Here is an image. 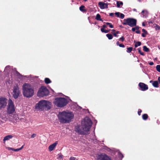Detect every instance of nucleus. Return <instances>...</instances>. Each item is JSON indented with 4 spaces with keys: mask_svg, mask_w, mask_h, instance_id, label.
Listing matches in <instances>:
<instances>
[{
    "mask_svg": "<svg viewBox=\"0 0 160 160\" xmlns=\"http://www.w3.org/2000/svg\"><path fill=\"white\" fill-rule=\"evenodd\" d=\"M58 118L60 122L62 123H68L73 118L74 115L71 112L63 111L59 112L58 115Z\"/></svg>",
    "mask_w": 160,
    "mask_h": 160,
    "instance_id": "f257e3e1",
    "label": "nucleus"
},
{
    "mask_svg": "<svg viewBox=\"0 0 160 160\" xmlns=\"http://www.w3.org/2000/svg\"><path fill=\"white\" fill-rule=\"evenodd\" d=\"M23 95L27 98H30L34 94V90L33 87L31 84L25 83L22 87Z\"/></svg>",
    "mask_w": 160,
    "mask_h": 160,
    "instance_id": "f03ea898",
    "label": "nucleus"
},
{
    "mask_svg": "<svg viewBox=\"0 0 160 160\" xmlns=\"http://www.w3.org/2000/svg\"><path fill=\"white\" fill-rule=\"evenodd\" d=\"M51 103L48 101L42 100L40 101L35 107V109L41 111L49 109L51 108Z\"/></svg>",
    "mask_w": 160,
    "mask_h": 160,
    "instance_id": "7ed1b4c3",
    "label": "nucleus"
},
{
    "mask_svg": "<svg viewBox=\"0 0 160 160\" xmlns=\"http://www.w3.org/2000/svg\"><path fill=\"white\" fill-rule=\"evenodd\" d=\"M54 104L59 107H62L68 103L67 100L64 98H56L53 102Z\"/></svg>",
    "mask_w": 160,
    "mask_h": 160,
    "instance_id": "20e7f679",
    "label": "nucleus"
},
{
    "mask_svg": "<svg viewBox=\"0 0 160 160\" xmlns=\"http://www.w3.org/2000/svg\"><path fill=\"white\" fill-rule=\"evenodd\" d=\"M82 128L84 131L87 132L89 131L90 129V119L86 117L82 122Z\"/></svg>",
    "mask_w": 160,
    "mask_h": 160,
    "instance_id": "39448f33",
    "label": "nucleus"
},
{
    "mask_svg": "<svg viewBox=\"0 0 160 160\" xmlns=\"http://www.w3.org/2000/svg\"><path fill=\"white\" fill-rule=\"evenodd\" d=\"M122 24L124 25H128L131 27H133L136 26L137 20L130 18L125 19L123 20Z\"/></svg>",
    "mask_w": 160,
    "mask_h": 160,
    "instance_id": "423d86ee",
    "label": "nucleus"
},
{
    "mask_svg": "<svg viewBox=\"0 0 160 160\" xmlns=\"http://www.w3.org/2000/svg\"><path fill=\"white\" fill-rule=\"evenodd\" d=\"M49 92L46 87L42 86L39 88L37 95L38 97H43L48 95Z\"/></svg>",
    "mask_w": 160,
    "mask_h": 160,
    "instance_id": "0eeeda50",
    "label": "nucleus"
},
{
    "mask_svg": "<svg viewBox=\"0 0 160 160\" xmlns=\"http://www.w3.org/2000/svg\"><path fill=\"white\" fill-rule=\"evenodd\" d=\"M7 111L8 113L9 114L12 113L15 111V107L13 102L10 99L8 101Z\"/></svg>",
    "mask_w": 160,
    "mask_h": 160,
    "instance_id": "6e6552de",
    "label": "nucleus"
},
{
    "mask_svg": "<svg viewBox=\"0 0 160 160\" xmlns=\"http://www.w3.org/2000/svg\"><path fill=\"white\" fill-rule=\"evenodd\" d=\"M20 93L19 88L18 85L14 86L12 89V94L15 99H17L19 96Z\"/></svg>",
    "mask_w": 160,
    "mask_h": 160,
    "instance_id": "1a4fd4ad",
    "label": "nucleus"
},
{
    "mask_svg": "<svg viewBox=\"0 0 160 160\" xmlns=\"http://www.w3.org/2000/svg\"><path fill=\"white\" fill-rule=\"evenodd\" d=\"M97 159L98 160H111L107 155L103 153L99 155Z\"/></svg>",
    "mask_w": 160,
    "mask_h": 160,
    "instance_id": "9d476101",
    "label": "nucleus"
},
{
    "mask_svg": "<svg viewBox=\"0 0 160 160\" xmlns=\"http://www.w3.org/2000/svg\"><path fill=\"white\" fill-rule=\"evenodd\" d=\"M138 86L139 87V89L142 91H145L148 89L147 85L142 82H140Z\"/></svg>",
    "mask_w": 160,
    "mask_h": 160,
    "instance_id": "9b49d317",
    "label": "nucleus"
},
{
    "mask_svg": "<svg viewBox=\"0 0 160 160\" xmlns=\"http://www.w3.org/2000/svg\"><path fill=\"white\" fill-rule=\"evenodd\" d=\"M7 100L5 98H0V108H4L7 104Z\"/></svg>",
    "mask_w": 160,
    "mask_h": 160,
    "instance_id": "f8f14e48",
    "label": "nucleus"
},
{
    "mask_svg": "<svg viewBox=\"0 0 160 160\" xmlns=\"http://www.w3.org/2000/svg\"><path fill=\"white\" fill-rule=\"evenodd\" d=\"M98 5L101 9H104L108 8V4L107 3H104L103 2H98Z\"/></svg>",
    "mask_w": 160,
    "mask_h": 160,
    "instance_id": "ddd939ff",
    "label": "nucleus"
},
{
    "mask_svg": "<svg viewBox=\"0 0 160 160\" xmlns=\"http://www.w3.org/2000/svg\"><path fill=\"white\" fill-rule=\"evenodd\" d=\"M141 16L143 18H147L148 16V12L146 9L142 10L140 13Z\"/></svg>",
    "mask_w": 160,
    "mask_h": 160,
    "instance_id": "4468645a",
    "label": "nucleus"
},
{
    "mask_svg": "<svg viewBox=\"0 0 160 160\" xmlns=\"http://www.w3.org/2000/svg\"><path fill=\"white\" fill-rule=\"evenodd\" d=\"M57 142H56L53 144L50 145L48 147V149L49 150V151H51L53 150V149H54L55 148L57 145Z\"/></svg>",
    "mask_w": 160,
    "mask_h": 160,
    "instance_id": "2eb2a0df",
    "label": "nucleus"
},
{
    "mask_svg": "<svg viewBox=\"0 0 160 160\" xmlns=\"http://www.w3.org/2000/svg\"><path fill=\"white\" fill-rule=\"evenodd\" d=\"M13 137V136L11 135H9L5 137L3 139V141L5 142V141L11 139H12Z\"/></svg>",
    "mask_w": 160,
    "mask_h": 160,
    "instance_id": "dca6fc26",
    "label": "nucleus"
},
{
    "mask_svg": "<svg viewBox=\"0 0 160 160\" xmlns=\"http://www.w3.org/2000/svg\"><path fill=\"white\" fill-rule=\"evenodd\" d=\"M117 7L118 8H121L123 5V3L122 1H117Z\"/></svg>",
    "mask_w": 160,
    "mask_h": 160,
    "instance_id": "f3484780",
    "label": "nucleus"
},
{
    "mask_svg": "<svg viewBox=\"0 0 160 160\" xmlns=\"http://www.w3.org/2000/svg\"><path fill=\"white\" fill-rule=\"evenodd\" d=\"M90 123H91V126L92 125V124L93 125V126H94V130L95 129V126L96 125L97 123V121L96 120H93V121L92 122L91 120V118Z\"/></svg>",
    "mask_w": 160,
    "mask_h": 160,
    "instance_id": "a211bd4d",
    "label": "nucleus"
},
{
    "mask_svg": "<svg viewBox=\"0 0 160 160\" xmlns=\"http://www.w3.org/2000/svg\"><path fill=\"white\" fill-rule=\"evenodd\" d=\"M152 85L155 88H158V82L157 81H153V83H152Z\"/></svg>",
    "mask_w": 160,
    "mask_h": 160,
    "instance_id": "6ab92c4d",
    "label": "nucleus"
},
{
    "mask_svg": "<svg viewBox=\"0 0 160 160\" xmlns=\"http://www.w3.org/2000/svg\"><path fill=\"white\" fill-rule=\"evenodd\" d=\"M84 8L85 7L84 6L82 5L79 7V10L82 12H86V10L84 9Z\"/></svg>",
    "mask_w": 160,
    "mask_h": 160,
    "instance_id": "aec40b11",
    "label": "nucleus"
},
{
    "mask_svg": "<svg viewBox=\"0 0 160 160\" xmlns=\"http://www.w3.org/2000/svg\"><path fill=\"white\" fill-rule=\"evenodd\" d=\"M44 81L46 83L48 84L51 82V81L50 79L48 78H45Z\"/></svg>",
    "mask_w": 160,
    "mask_h": 160,
    "instance_id": "412c9836",
    "label": "nucleus"
},
{
    "mask_svg": "<svg viewBox=\"0 0 160 160\" xmlns=\"http://www.w3.org/2000/svg\"><path fill=\"white\" fill-rule=\"evenodd\" d=\"M76 131L78 132L80 134H84V132L82 131L81 130H80L79 128H77L76 129Z\"/></svg>",
    "mask_w": 160,
    "mask_h": 160,
    "instance_id": "4be33fe9",
    "label": "nucleus"
},
{
    "mask_svg": "<svg viewBox=\"0 0 160 160\" xmlns=\"http://www.w3.org/2000/svg\"><path fill=\"white\" fill-rule=\"evenodd\" d=\"M142 118L143 120H146L148 118V115L147 114H144L142 116Z\"/></svg>",
    "mask_w": 160,
    "mask_h": 160,
    "instance_id": "5701e85b",
    "label": "nucleus"
},
{
    "mask_svg": "<svg viewBox=\"0 0 160 160\" xmlns=\"http://www.w3.org/2000/svg\"><path fill=\"white\" fill-rule=\"evenodd\" d=\"M96 19L97 20L102 21V19L101 18L99 14H97Z\"/></svg>",
    "mask_w": 160,
    "mask_h": 160,
    "instance_id": "b1692460",
    "label": "nucleus"
},
{
    "mask_svg": "<svg viewBox=\"0 0 160 160\" xmlns=\"http://www.w3.org/2000/svg\"><path fill=\"white\" fill-rule=\"evenodd\" d=\"M154 27L155 28V29L156 30H160V27L157 24H154Z\"/></svg>",
    "mask_w": 160,
    "mask_h": 160,
    "instance_id": "393cba45",
    "label": "nucleus"
},
{
    "mask_svg": "<svg viewBox=\"0 0 160 160\" xmlns=\"http://www.w3.org/2000/svg\"><path fill=\"white\" fill-rule=\"evenodd\" d=\"M106 36L108 38V39L109 40H111L112 38V36L111 34H106Z\"/></svg>",
    "mask_w": 160,
    "mask_h": 160,
    "instance_id": "a878e982",
    "label": "nucleus"
},
{
    "mask_svg": "<svg viewBox=\"0 0 160 160\" xmlns=\"http://www.w3.org/2000/svg\"><path fill=\"white\" fill-rule=\"evenodd\" d=\"M143 50L144 51L146 52H148L149 51V49L146 46H144L143 47Z\"/></svg>",
    "mask_w": 160,
    "mask_h": 160,
    "instance_id": "bb28decb",
    "label": "nucleus"
},
{
    "mask_svg": "<svg viewBox=\"0 0 160 160\" xmlns=\"http://www.w3.org/2000/svg\"><path fill=\"white\" fill-rule=\"evenodd\" d=\"M141 45V42H136L135 44V47L136 48L138 46H140Z\"/></svg>",
    "mask_w": 160,
    "mask_h": 160,
    "instance_id": "cd10ccee",
    "label": "nucleus"
},
{
    "mask_svg": "<svg viewBox=\"0 0 160 160\" xmlns=\"http://www.w3.org/2000/svg\"><path fill=\"white\" fill-rule=\"evenodd\" d=\"M101 32H104L105 33H108L109 32V31L108 30H105L104 28H101Z\"/></svg>",
    "mask_w": 160,
    "mask_h": 160,
    "instance_id": "c85d7f7f",
    "label": "nucleus"
},
{
    "mask_svg": "<svg viewBox=\"0 0 160 160\" xmlns=\"http://www.w3.org/2000/svg\"><path fill=\"white\" fill-rule=\"evenodd\" d=\"M139 29V27L138 26H136V27L134 28H132V31L133 32H134L136 30H138Z\"/></svg>",
    "mask_w": 160,
    "mask_h": 160,
    "instance_id": "c756f323",
    "label": "nucleus"
},
{
    "mask_svg": "<svg viewBox=\"0 0 160 160\" xmlns=\"http://www.w3.org/2000/svg\"><path fill=\"white\" fill-rule=\"evenodd\" d=\"M106 24L107 26H108L110 28H112L113 27V26L112 25L111 23H109V22H106Z\"/></svg>",
    "mask_w": 160,
    "mask_h": 160,
    "instance_id": "7c9ffc66",
    "label": "nucleus"
},
{
    "mask_svg": "<svg viewBox=\"0 0 160 160\" xmlns=\"http://www.w3.org/2000/svg\"><path fill=\"white\" fill-rule=\"evenodd\" d=\"M132 50V47H129L127 48V52L130 53L131 52Z\"/></svg>",
    "mask_w": 160,
    "mask_h": 160,
    "instance_id": "2f4dec72",
    "label": "nucleus"
},
{
    "mask_svg": "<svg viewBox=\"0 0 160 160\" xmlns=\"http://www.w3.org/2000/svg\"><path fill=\"white\" fill-rule=\"evenodd\" d=\"M58 156L57 158L58 160L61 159L63 157V155L61 154H58Z\"/></svg>",
    "mask_w": 160,
    "mask_h": 160,
    "instance_id": "473e14b6",
    "label": "nucleus"
},
{
    "mask_svg": "<svg viewBox=\"0 0 160 160\" xmlns=\"http://www.w3.org/2000/svg\"><path fill=\"white\" fill-rule=\"evenodd\" d=\"M156 68L158 72H160V65H157L156 66Z\"/></svg>",
    "mask_w": 160,
    "mask_h": 160,
    "instance_id": "72a5a7b5",
    "label": "nucleus"
},
{
    "mask_svg": "<svg viewBox=\"0 0 160 160\" xmlns=\"http://www.w3.org/2000/svg\"><path fill=\"white\" fill-rule=\"evenodd\" d=\"M124 16H125L124 14L120 13L119 18H120L121 19H122L124 18Z\"/></svg>",
    "mask_w": 160,
    "mask_h": 160,
    "instance_id": "f704fd0d",
    "label": "nucleus"
},
{
    "mask_svg": "<svg viewBox=\"0 0 160 160\" xmlns=\"http://www.w3.org/2000/svg\"><path fill=\"white\" fill-rule=\"evenodd\" d=\"M120 13L119 12H116L115 13V15L118 17L119 18L120 16Z\"/></svg>",
    "mask_w": 160,
    "mask_h": 160,
    "instance_id": "c9c22d12",
    "label": "nucleus"
},
{
    "mask_svg": "<svg viewBox=\"0 0 160 160\" xmlns=\"http://www.w3.org/2000/svg\"><path fill=\"white\" fill-rule=\"evenodd\" d=\"M142 112V110L141 109H138V114L139 115H141V113Z\"/></svg>",
    "mask_w": 160,
    "mask_h": 160,
    "instance_id": "e433bc0d",
    "label": "nucleus"
},
{
    "mask_svg": "<svg viewBox=\"0 0 160 160\" xmlns=\"http://www.w3.org/2000/svg\"><path fill=\"white\" fill-rule=\"evenodd\" d=\"M124 40V38L123 37H122L121 38H120L119 39V40L120 41H122V42H123Z\"/></svg>",
    "mask_w": 160,
    "mask_h": 160,
    "instance_id": "4c0bfd02",
    "label": "nucleus"
},
{
    "mask_svg": "<svg viewBox=\"0 0 160 160\" xmlns=\"http://www.w3.org/2000/svg\"><path fill=\"white\" fill-rule=\"evenodd\" d=\"M154 22L152 21V20H149L148 21V23L149 24H152Z\"/></svg>",
    "mask_w": 160,
    "mask_h": 160,
    "instance_id": "58836bf2",
    "label": "nucleus"
},
{
    "mask_svg": "<svg viewBox=\"0 0 160 160\" xmlns=\"http://www.w3.org/2000/svg\"><path fill=\"white\" fill-rule=\"evenodd\" d=\"M69 160H75V158L73 157H71L70 158Z\"/></svg>",
    "mask_w": 160,
    "mask_h": 160,
    "instance_id": "ea45409f",
    "label": "nucleus"
},
{
    "mask_svg": "<svg viewBox=\"0 0 160 160\" xmlns=\"http://www.w3.org/2000/svg\"><path fill=\"white\" fill-rule=\"evenodd\" d=\"M8 149V150H12V151H14V148H10V147H8L7 148Z\"/></svg>",
    "mask_w": 160,
    "mask_h": 160,
    "instance_id": "a19ab883",
    "label": "nucleus"
},
{
    "mask_svg": "<svg viewBox=\"0 0 160 160\" xmlns=\"http://www.w3.org/2000/svg\"><path fill=\"white\" fill-rule=\"evenodd\" d=\"M36 136V134H33L31 136L32 138H34Z\"/></svg>",
    "mask_w": 160,
    "mask_h": 160,
    "instance_id": "79ce46f5",
    "label": "nucleus"
},
{
    "mask_svg": "<svg viewBox=\"0 0 160 160\" xmlns=\"http://www.w3.org/2000/svg\"><path fill=\"white\" fill-rule=\"evenodd\" d=\"M19 150H20L19 148H17V149H14V151H15V152H17Z\"/></svg>",
    "mask_w": 160,
    "mask_h": 160,
    "instance_id": "37998d69",
    "label": "nucleus"
},
{
    "mask_svg": "<svg viewBox=\"0 0 160 160\" xmlns=\"http://www.w3.org/2000/svg\"><path fill=\"white\" fill-rule=\"evenodd\" d=\"M120 47H122V48H124V45H123V44H120V45H119V46Z\"/></svg>",
    "mask_w": 160,
    "mask_h": 160,
    "instance_id": "c03bdc74",
    "label": "nucleus"
},
{
    "mask_svg": "<svg viewBox=\"0 0 160 160\" xmlns=\"http://www.w3.org/2000/svg\"><path fill=\"white\" fill-rule=\"evenodd\" d=\"M114 15V13H109V15L111 17L113 16Z\"/></svg>",
    "mask_w": 160,
    "mask_h": 160,
    "instance_id": "a18cd8bd",
    "label": "nucleus"
},
{
    "mask_svg": "<svg viewBox=\"0 0 160 160\" xmlns=\"http://www.w3.org/2000/svg\"><path fill=\"white\" fill-rule=\"evenodd\" d=\"M142 32H144L145 33H147V32L146 31V30L144 29H142Z\"/></svg>",
    "mask_w": 160,
    "mask_h": 160,
    "instance_id": "49530a36",
    "label": "nucleus"
},
{
    "mask_svg": "<svg viewBox=\"0 0 160 160\" xmlns=\"http://www.w3.org/2000/svg\"><path fill=\"white\" fill-rule=\"evenodd\" d=\"M113 35L115 37H118V35H117V34H116V33H113Z\"/></svg>",
    "mask_w": 160,
    "mask_h": 160,
    "instance_id": "de8ad7c7",
    "label": "nucleus"
},
{
    "mask_svg": "<svg viewBox=\"0 0 160 160\" xmlns=\"http://www.w3.org/2000/svg\"><path fill=\"white\" fill-rule=\"evenodd\" d=\"M15 74L17 75V76H19V75H20V74L18 72V71H15Z\"/></svg>",
    "mask_w": 160,
    "mask_h": 160,
    "instance_id": "09e8293b",
    "label": "nucleus"
},
{
    "mask_svg": "<svg viewBox=\"0 0 160 160\" xmlns=\"http://www.w3.org/2000/svg\"><path fill=\"white\" fill-rule=\"evenodd\" d=\"M149 64L150 65H152L154 64V63L153 62H151L149 63Z\"/></svg>",
    "mask_w": 160,
    "mask_h": 160,
    "instance_id": "8fccbe9b",
    "label": "nucleus"
},
{
    "mask_svg": "<svg viewBox=\"0 0 160 160\" xmlns=\"http://www.w3.org/2000/svg\"><path fill=\"white\" fill-rule=\"evenodd\" d=\"M136 32L137 33L140 34V31L138 30L136 31Z\"/></svg>",
    "mask_w": 160,
    "mask_h": 160,
    "instance_id": "3c124183",
    "label": "nucleus"
},
{
    "mask_svg": "<svg viewBox=\"0 0 160 160\" xmlns=\"http://www.w3.org/2000/svg\"><path fill=\"white\" fill-rule=\"evenodd\" d=\"M142 36L143 37H146V35L145 33H142Z\"/></svg>",
    "mask_w": 160,
    "mask_h": 160,
    "instance_id": "603ef678",
    "label": "nucleus"
},
{
    "mask_svg": "<svg viewBox=\"0 0 160 160\" xmlns=\"http://www.w3.org/2000/svg\"><path fill=\"white\" fill-rule=\"evenodd\" d=\"M119 153V157H122V158H123V155L121 153Z\"/></svg>",
    "mask_w": 160,
    "mask_h": 160,
    "instance_id": "864d4df0",
    "label": "nucleus"
},
{
    "mask_svg": "<svg viewBox=\"0 0 160 160\" xmlns=\"http://www.w3.org/2000/svg\"><path fill=\"white\" fill-rule=\"evenodd\" d=\"M138 52H139V53L140 54L142 52L140 49L139 48L138 49Z\"/></svg>",
    "mask_w": 160,
    "mask_h": 160,
    "instance_id": "5fc2aeb1",
    "label": "nucleus"
},
{
    "mask_svg": "<svg viewBox=\"0 0 160 160\" xmlns=\"http://www.w3.org/2000/svg\"><path fill=\"white\" fill-rule=\"evenodd\" d=\"M116 44L118 46H119V45L120 44H119V42L118 41H117L116 42Z\"/></svg>",
    "mask_w": 160,
    "mask_h": 160,
    "instance_id": "6e6d98bb",
    "label": "nucleus"
},
{
    "mask_svg": "<svg viewBox=\"0 0 160 160\" xmlns=\"http://www.w3.org/2000/svg\"><path fill=\"white\" fill-rule=\"evenodd\" d=\"M106 27H107V26H106V25H103V28H104V29L105 28H106Z\"/></svg>",
    "mask_w": 160,
    "mask_h": 160,
    "instance_id": "4d7b16f0",
    "label": "nucleus"
},
{
    "mask_svg": "<svg viewBox=\"0 0 160 160\" xmlns=\"http://www.w3.org/2000/svg\"><path fill=\"white\" fill-rule=\"evenodd\" d=\"M158 80L160 83V77H159L158 78Z\"/></svg>",
    "mask_w": 160,
    "mask_h": 160,
    "instance_id": "13d9d810",
    "label": "nucleus"
},
{
    "mask_svg": "<svg viewBox=\"0 0 160 160\" xmlns=\"http://www.w3.org/2000/svg\"><path fill=\"white\" fill-rule=\"evenodd\" d=\"M142 25L143 26H145V23L144 22H143L142 23Z\"/></svg>",
    "mask_w": 160,
    "mask_h": 160,
    "instance_id": "bf43d9fd",
    "label": "nucleus"
},
{
    "mask_svg": "<svg viewBox=\"0 0 160 160\" xmlns=\"http://www.w3.org/2000/svg\"><path fill=\"white\" fill-rule=\"evenodd\" d=\"M140 54L141 55H143V56L144 55V53L143 52H142L140 53Z\"/></svg>",
    "mask_w": 160,
    "mask_h": 160,
    "instance_id": "052dcab7",
    "label": "nucleus"
},
{
    "mask_svg": "<svg viewBox=\"0 0 160 160\" xmlns=\"http://www.w3.org/2000/svg\"><path fill=\"white\" fill-rule=\"evenodd\" d=\"M24 145H23L22 146V147L21 148H19V149H20V150H22V149L23 148V146H24Z\"/></svg>",
    "mask_w": 160,
    "mask_h": 160,
    "instance_id": "680f3d73",
    "label": "nucleus"
},
{
    "mask_svg": "<svg viewBox=\"0 0 160 160\" xmlns=\"http://www.w3.org/2000/svg\"><path fill=\"white\" fill-rule=\"evenodd\" d=\"M115 33H116V34H118L119 33V31H117Z\"/></svg>",
    "mask_w": 160,
    "mask_h": 160,
    "instance_id": "e2e57ef3",
    "label": "nucleus"
},
{
    "mask_svg": "<svg viewBox=\"0 0 160 160\" xmlns=\"http://www.w3.org/2000/svg\"><path fill=\"white\" fill-rule=\"evenodd\" d=\"M153 81H152V80H151V81H150V83H153Z\"/></svg>",
    "mask_w": 160,
    "mask_h": 160,
    "instance_id": "0e129e2a",
    "label": "nucleus"
},
{
    "mask_svg": "<svg viewBox=\"0 0 160 160\" xmlns=\"http://www.w3.org/2000/svg\"><path fill=\"white\" fill-rule=\"evenodd\" d=\"M133 11H134L136 12L137 11V10L136 9H133Z\"/></svg>",
    "mask_w": 160,
    "mask_h": 160,
    "instance_id": "69168bd1",
    "label": "nucleus"
},
{
    "mask_svg": "<svg viewBox=\"0 0 160 160\" xmlns=\"http://www.w3.org/2000/svg\"><path fill=\"white\" fill-rule=\"evenodd\" d=\"M138 1L140 2H141V0H138Z\"/></svg>",
    "mask_w": 160,
    "mask_h": 160,
    "instance_id": "338daca9",
    "label": "nucleus"
},
{
    "mask_svg": "<svg viewBox=\"0 0 160 160\" xmlns=\"http://www.w3.org/2000/svg\"><path fill=\"white\" fill-rule=\"evenodd\" d=\"M112 30L113 31H115V30H114V29H112Z\"/></svg>",
    "mask_w": 160,
    "mask_h": 160,
    "instance_id": "774afa93",
    "label": "nucleus"
}]
</instances>
